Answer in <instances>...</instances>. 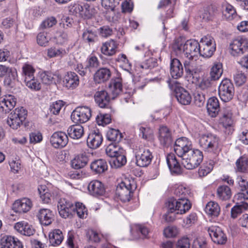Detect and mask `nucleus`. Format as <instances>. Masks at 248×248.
<instances>
[{"label": "nucleus", "mask_w": 248, "mask_h": 248, "mask_svg": "<svg viewBox=\"0 0 248 248\" xmlns=\"http://www.w3.org/2000/svg\"><path fill=\"white\" fill-rule=\"evenodd\" d=\"M66 54L67 52L66 50L62 48L51 47L47 49V56L49 58L56 57H62Z\"/></svg>", "instance_id": "51"}, {"label": "nucleus", "mask_w": 248, "mask_h": 248, "mask_svg": "<svg viewBox=\"0 0 248 248\" xmlns=\"http://www.w3.org/2000/svg\"><path fill=\"white\" fill-rule=\"evenodd\" d=\"M90 168L95 173L100 174L107 170L108 165L106 160L100 159L92 162Z\"/></svg>", "instance_id": "36"}, {"label": "nucleus", "mask_w": 248, "mask_h": 248, "mask_svg": "<svg viewBox=\"0 0 248 248\" xmlns=\"http://www.w3.org/2000/svg\"><path fill=\"white\" fill-rule=\"evenodd\" d=\"M223 73L222 64L219 62H215L212 66L210 72V78L216 81L218 80Z\"/></svg>", "instance_id": "41"}, {"label": "nucleus", "mask_w": 248, "mask_h": 248, "mask_svg": "<svg viewBox=\"0 0 248 248\" xmlns=\"http://www.w3.org/2000/svg\"><path fill=\"white\" fill-rule=\"evenodd\" d=\"M170 73L171 77L175 79L182 77L184 74V68L182 63L177 59H171L170 63Z\"/></svg>", "instance_id": "22"}, {"label": "nucleus", "mask_w": 248, "mask_h": 248, "mask_svg": "<svg viewBox=\"0 0 248 248\" xmlns=\"http://www.w3.org/2000/svg\"><path fill=\"white\" fill-rule=\"evenodd\" d=\"M32 206L31 201L27 198L16 200L13 204L12 209L16 213H26Z\"/></svg>", "instance_id": "21"}, {"label": "nucleus", "mask_w": 248, "mask_h": 248, "mask_svg": "<svg viewBox=\"0 0 248 248\" xmlns=\"http://www.w3.org/2000/svg\"><path fill=\"white\" fill-rule=\"evenodd\" d=\"M91 109L86 106L77 107L71 114V119L76 123H84L87 122L92 116Z\"/></svg>", "instance_id": "11"}, {"label": "nucleus", "mask_w": 248, "mask_h": 248, "mask_svg": "<svg viewBox=\"0 0 248 248\" xmlns=\"http://www.w3.org/2000/svg\"><path fill=\"white\" fill-rule=\"evenodd\" d=\"M111 77L110 70L107 68H101L96 71L93 78L96 83H101L108 80Z\"/></svg>", "instance_id": "34"}, {"label": "nucleus", "mask_w": 248, "mask_h": 248, "mask_svg": "<svg viewBox=\"0 0 248 248\" xmlns=\"http://www.w3.org/2000/svg\"><path fill=\"white\" fill-rule=\"evenodd\" d=\"M89 162V155L86 153L80 154L71 160L72 167L74 169H80L84 168Z\"/></svg>", "instance_id": "28"}, {"label": "nucleus", "mask_w": 248, "mask_h": 248, "mask_svg": "<svg viewBox=\"0 0 248 248\" xmlns=\"http://www.w3.org/2000/svg\"><path fill=\"white\" fill-rule=\"evenodd\" d=\"M90 193L94 196H102L105 193L103 184L98 180L91 181L88 186Z\"/></svg>", "instance_id": "29"}, {"label": "nucleus", "mask_w": 248, "mask_h": 248, "mask_svg": "<svg viewBox=\"0 0 248 248\" xmlns=\"http://www.w3.org/2000/svg\"><path fill=\"white\" fill-rule=\"evenodd\" d=\"M248 208V204L247 203L236 205L231 209V217L233 218H236L238 215L240 214L243 210H246Z\"/></svg>", "instance_id": "54"}, {"label": "nucleus", "mask_w": 248, "mask_h": 248, "mask_svg": "<svg viewBox=\"0 0 248 248\" xmlns=\"http://www.w3.org/2000/svg\"><path fill=\"white\" fill-rule=\"evenodd\" d=\"M175 97L178 101L182 105H189L192 100L189 93L182 87H178L175 90Z\"/></svg>", "instance_id": "25"}, {"label": "nucleus", "mask_w": 248, "mask_h": 248, "mask_svg": "<svg viewBox=\"0 0 248 248\" xmlns=\"http://www.w3.org/2000/svg\"><path fill=\"white\" fill-rule=\"evenodd\" d=\"M38 191L40 195V198L44 203H49L51 202L52 200H54V197L49 192V190L43 188V186H41L39 187Z\"/></svg>", "instance_id": "49"}, {"label": "nucleus", "mask_w": 248, "mask_h": 248, "mask_svg": "<svg viewBox=\"0 0 248 248\" xmlns=\"http://www.w3.org/2000/svg\"><path fill=\"white\" fill-rule=\"evenodd\" d=\"M200 46L199 54L206 58H210L216 49L214 39L209 36H205L201 39Z\"/></svg>", "instance_id": "6"}, {"label": "nucleus", "mask_w": 248, "mask_h": 248, "mask_svg": "<svg viewBox=\"0 0 248 248\" xmlns=\"http://www.w3.org/2000/svg\"><path fill=\"white\" fill-rule=\"evenodd\" d=\"M214 81L210 77L204 78L198 84V87L202 90H208L211 87Z\"/></svg>", "instance_id": "62"}, {"label": "nucleus", "mask_w": 248, "mask_h": 248, "mask_svg": "<svg viewBox=\"0 0 248 248\" xmlns=\"http://www.w3.org/2000/svg\"><path fill=\"white\" fill-rule=\"evenodd\" d=\"M231 53L233 56L243 54L248 49V42L245 39L238 37L233 39L230 45Z\"/></svg>", "instance_id": "12"}, {"label": "nucleus", "mask_w": 248, "mask_h": 248, "mask_svg": "<svg viewBox=\"0 0 248 248\" xmlns=\"http://www.w3.org/2000/svg\"><path fill=\"white\" fill-rule=\"evenodd\" d=\"M123 13H130L133 9L134 4L132 0H124L121 4Z\"/></svg>", "instance_id": "64"}, {"label": "nucleus", "mask_w": 248, "mask_h": 248, "mask_svg": "<svg viewBox=\"0 0 248 248\" xmlns=\"http://www.w3.org/2000/svg\"><path fill=\"white\" fill-rule=\"evenodd\" d=\"M108 87L109 92L108 93L111 95V99H114L122 92L123 86L122 79L117 78L111 80Z\"/></svg>", "instance_id": "30"}, {"label": "nucleus", "mask_w": 248, "mask_h": 248, "mask_svg": "<svg viewBox=\"0 0 248 248\" xmlns=\"http://www.w3.org/2000/svg\"><path fill=\"white\" fill-rule=\"evenodd\" d=\"M57 207L60 216L63 218L71 217L75 213L74 205L65 198L59 200Z\"/></svg>", "instance_id": "14"}, {"label": "nucleus", "mask_w": 248, "mask_h": 248, "mask_svg": "<svg viewBox=\"0 0 248 248\" xmlns=\"http://www.w3.org/2000/svg\"><path fill=\"white\" fill-rule=\"evenodd\" d=\"M167 162L171 171L179 173L181 171L179 161L176 159L175 155L173 154H169L167 156Z\"/></svg>", "instance_id": "37"}, {"label": "nucleus", "mask_w": 248, "mask_h": 248, "mask_svg": "<svg viewBox=\"0 0 248 248\" xmlns=\"http://www.w3.org/2000/svg\"><path fill=\"white\" fill-rule=\"evenodd\" d=\"M237 171L241 172H246L248 168V158L246 156H241L236 162Z\"/></svg>", "instance_id": "50"}, {"label": "nucleus", "mask_w": 248, "mask_h": 248, "mask_svg": "<svg viewBox=\"0 0 248 248\" xmlns=\"http://www.w3.org/2000/svg\"><path fill=\"white\" fill-rule=\"evenodd\" d=\"M206 107L209 114L212 117H216L219 110V104L218 99L216 97L210 98L208 100Z\"/></svg>", "instance_id": "35"}, {"label": "nucleus", "mask_w": 248, "mask_h": 248, "mask_svg": "<svg viewBox=\"0 0 248 248\" xmlns=\"http://www.w3.org/2000/svg\"><path fill=\"white\" fill-rule=\"evenodd\" d=\"M174 193L179 198L185 199H188L190 194L189 190L182 185L178 186Z\"/></svg>", "instance_id": "52"}, {"label": "nucleus", "mask_w": 248, "mask_h": 248, "mask_svg": "<svg viewBox=\"0 0 248 248\" xmlns=\"http://www.w3.org/2000/svg\"><path fill=\"white\" fill-rule=\"evenodd\" d=\"M200 143L205 151L214 152L219 149V139L213 134L204 135L201 137Z\"/></svg>", "instance_id": "7"}, {"label": "nucleus", "mask_w": 248, "mask_h": 248, "mask_svg": "<svg viewBox=\"0 0 248 248\" xmlns=\"http://www.w3.org/2000/svg\"><path fill=\"white\" fill-rule=\"evenodd\" d=\"M117 46L115 42L110 40L102 45L101 48V52L107 56H112L116 53Z\"/></svg>", "instance_id": "40"}, {"label": "nucleus", "mask_w": 248, "mask_h": 248, "mask_svg": "<svg viewBox=\"0 0 248 248\" xmlns=\"http://www.w3.org/2000/svg\"><path fill=\"white\" fill-rule=\"evenodd\" d=\"M86 63V66L89 70H91V72L93 69L97 68L100 65V62L97 58L93 56L89 57L87 60Z\"/></svg>", "instance_id": "57"}, {"label": "nucleus", "mask_w": 248, "mask_h": 248, "mask_svg": "<svg viewBox=\"0 0 248 248\" xmlns=\"http://www.w3.org/2000/svg\"><path fill=\"white\" fill-rule=\"evenodd\" d=\"M96 121L99 125H105L109 124L111 121V116L108 113H100L96 117Z\"/></svg>", "instance_id": "55"}, {"label": "nucleus", "mask_w": 248, "mask_h": 248, "mask_svg": "<svg viewBox=\"0 0 248 248\" xmlns=\"http://www.w3.org/2000/svg\"><path fill=\"white\" fill-rule=\"evenodd\" d=\"M15 229L22 235L31 236L35 232V230L32 225L24 221L16 223L14 226Z\"/></svg>", "instance_id": "23"}, {"label": "nucleus", "mask_w": 248, "mask_h": 248, "mask_svg": "<svg viewBox=\"0 0 248 248\" xmlns=\"http://www.w3.org/2000/svg\"><path fill=\"white\" fill-rule=\"evenodd\" d=\"M16 103V98L13 95H5L0 101V113L6 114L12 110Z\"/></svg>", "instance_id": "19"}, {"label": "nucleus", "mask_w": 248, "mask_h": 248, "mask_svg": "<svg viewBox=\"0 0 248 248\" xmlns=\"http://www.w3.org/2000/svg\"><path fill=\"white\" fill-rule=\"evenodd\" d=\"M107 138L108 140L114 142L113 144L118 145L122 138V134L118 130L111 128L107 132Z\"/></svg>", "instance_id": "46"}, {"label": "nucleus", "mask_w": 248, "mask_h": 248, "mask_svg": "<svg viewBox=\"0 0 248 248\" xmlns=\"http://www.w3.org/2000/svg\"><path fill=\"white\" fill-rule=\"evenodd\" d=\"M208 232L211 239L215 243L222 245L226 242L227 237L219 227L212 226L208 228Z\"/></svg>", "instance_id": "15"}, {"label": "nucleus", "mask_w": 248, "mask_h": 248, "mask_svg": "<svg viewBox=\"0 0 248 248\" xmlns=\"http://www.w3.org/2000/svg\"><path fill=\"white\" fill-rule=\"evenodd\" d=\"M82 37L84 41L90 45L93 44L98 40L96 32L90 29H87L83 32Z\"/></svg>", "instance_id": "45"}, {"label": "nucleus", "mask_w": 248, "mask_h": 248, "mask_svg": "<svg viewBox=\"0 0 248 248\" xmlns=\"http://www.w3.org/2000/svg\"><path fill=\"white\" fill-rule=\"evenodd\" d=\"M50 37L46 32H40L37 36V42L41 46H46L48 45Z\"/></svg>", "instance_id": "59"}, {"label": "nucleus", "mask_w": 248, "mask_h": 248, "mask_svg": "<svg viewBox=\"0 0 248 248\" xmlns=\"http://www.w3.org/2000/svg\"><path fill=\"white\" fill-rule=\"evenodd\" d=\"M217 196L220 200L222 201L230 199L232 196L231 188L226 185L219 186L217 189Z\"/></svg>", "instance_id": "44"}, {"label": "nucleus", "mask_w": 248, "mask_h": 248, "mask_svg": "<svg viewBox=\"0 0 248 248\" xmlns=\"http://www.w3.org/2000/svg\"><path fill=\"white\" fill-rule=\"evenodd\" d=\"M67 131L69 136L74 139H80L84 133L83 127L79 124L70 126Z\"/></svg>", "instance_id": "39"}, {"label": "nucleus", "mask_w": 248, "mask_h": 248, "mask_svg": "<svg viewBox=\"0 0 248 248\" xmlns=\"http://www.w3.org/2000/svg\"><path fill=\"white\" fill-rule=\"evenodd\" d=\"M193 59L187 58L183 61L184 66L187 76L194 78L195 75L198 72V69L195 68Z\"/></svg>", "instance_id": "42"}, {"label": "nucleus", "mask_w": 248, "mask_h": 248, "mask_svg": "<svg viewBox=\"0 0 248 248\" xmlns=\"http://www.w3.org/2000/svg\"><path fill=\"white\" fill-rule=\"evenodd\" d=\"M234 93L233 84L227 78L222 80L218 87V94L222 101L225 102L232 99Z\"/></svg>", "instance_id": "8"}, {"label": "nucleus", "mask_w": 248, "mask_h": 248, "mask_svg": "<svg viewBox=\"0 0 248 248\" xmlns=\"http://www.w3.org/2000/svg\"><path fill=\"white\" fill-rule=\"evenodd\" d=\"M223 15L226 19L230 20L234 19L237 16V14L234 7L228 4L223 11Z\"/></svg>", "instance_id": "53"}, {"label": "nucleus", "mask_w": 248, "mask_h": 248, "mask_svg": "<svg viewBox=\"0 0 248 248\" xmlns=\"http://www.w3.org/2000/svg\"><path fill=\"white\" fill-rule=\"evenodd\" d=\"M133 192L130 181L125 179L120 183L116 189V195L123 202H129Z\"/></svg>", "instance_id": "9"}, {"label": "nucleus", "mask_w": 248, "mask_h": 248, "mask_svg": "<svg viewBox=\"0 0 248 248\" xmlns=\"http://www.w3.org/2000/svg\"><path fill=\"white\" fill-rule=\"evenodd\" d=\"M136 164L140 167H146L150 164L153 155L149 149L147 148H140L135 152Z\"/></svg>", "instance_id": "13"}, {"label": "nucleus", "mask_w": 248, "mask_h": 248, "mask_svg": "<svg viewBox=\"0 0 248 248\" xmlns=\"http://www.w3.org/2000/svg\"><path fill=\"white\" fill-rule=\"evenodd\" d=\"M26 85L31 90L38 91L41 89V85L37 79L34 77L24 81Z\"/></svg>", "instance_id": "61"}, {"label": "nucleus", "mask_w": 248, "mask_h": 248, "mask_svg": "<svg viewBox=\"0 0 248 248\" xmlns=\"http://www.w3.org/2000/svg\"><path fill=\"white\" fill-rule=\"evenodd\" d=\"M192 149L191 141L186 137L180 138L175 142L174 152L181 159Z\"/></svg>", "instance_id": "10"}, {"label": "nucleus", "mask_w": 248, "mask_h": 248, "mask_svg": "<svg viewBox=\"0 0 248 248\" xmlns=\"http://www.w3.org/2000/svg\"><path fill=\"white\" fill-rule=\"evenodd\" d=\"M110 98L111 95L105 90L98 91L94 95L95 101L99 107L111 110L109 103Z\"/></svg>", "instance_id": "17"}, {"label": "nucleus", "mask_w": 248, "mask_h": 248, "mask_svg": "<svg viewBox=\"0 0 248 248\" xmlns=\"http://www.w3.org/2000/svg\"><path fill=\"white\" fill-rule=\"evenodd\" d=\"M214 162L213 160H209L204 163L199 170V174L201 177H203L209 173L213 169Z\"/></svg>", "instance_id": "48"}, {"label": "nucleus", "mask_w": 248, "mask_h": 248, "mask_svg": "<svg viewBox=\"0 0 248 248\" xmlns=\"http://www.w3.org/2000/svg\"><path fill=\"white\" fill-rule=\"evenodd\" d=\"M75 213H76L78 217L83 218L85 215H87V210L85 206L82 203L77 202L74 205Z\"/></svg>", "instance_id": "60"}, {"label": "nucleus", "mask_w": 248, "mask_h": 248, "mask_svg": "<svg viewBox=\"0 0 248 248\" xmlns=\"http://www.w3.org/2000/svg\"><path fill=\"white\" fill-rule=\"evenodd\" d=\"M166 206L169 212H177V214H183L191 208V204L188 199L178 198L176 200L174 198H171L166 202Z\"/></svg>", "instance_id": "4"}, {"label": "nucleus", "mask_w": 248, "mask_h": 248, "mask_svg": "<svg viewBox=\"0 0 248 248\" xmlns=\"http://www.w3.org/2000/svg\"><path fill=\"white\" fill-rule=\"evenodd\" d=\"M103 136L98 129L92 131L87 139V145L90 148L96 149L101 144Z\"/></svg>", "instance_id": "20"}, {"label": "nucleus", "mask_w": 248, "mask_h": 248, "mask_svg": "<svg viewBox=\"0 0 248 248\" xmlns=\"http://www.w3.org/2000/svg\"><path fill=\"white\" fill-rule=\"evenodd\" d=\"M27 115V111L23 107L16 108L9 114L7 123L11 128L17 129L26 119Z\"/></svg>", "instance_id": "5"}, {"label": "nucleus", "mask_w": 248, "mask_h": 248, "mask_svg": "<svg viewBox=\"0 0 248 248\" xmlns=\"http://www.w3.org/2000/svg\"><path fill=\"white\" fill-rule=\"evenodd\" d=\"M238 188L240 191L238 194L239 198H243L248 200V179L242 176H238L236 178Z\"/></svg>", "instance_id": "31"}, {"label": "nucleus", "mask_w": 248, "mask_h": 248, "mask_svg": "<svg viewBox=\"0 0 248 248\" xmlns=\"http://www.w3.org/2000/svg\"><path fill=\"white\" fill-rule=\"evenodd\" d=\"M159 140L161 144L169 146L172 143V139L170 130L166 126H162L159 129Z\"/></svg>", "instance_id": "32"}, {"label": "nucleus", "mask_w": 248, "mask_h": 248, "mask_svg": "<svg viewBox=\"0 0 248 248\" xmlns=\"http://www.w3.org/2000/svg\"><path fill=\"white\" fill-rule=\"evenodd\" d=\"M121 0H102V5L106 9L114 11Z\"/></svg>", "instance_id": "58"}, {"label": "nucleus", "mask_w": 248, "mask_h": 248, "mask_svg": "<svg viewBox=\"0 0 248 248\" xmlns=\"http://www.w3.org/2000/svg\"><path fill=\"white\" fill-rule=\"evenodd\" d=\"M38 218L42 225L48 226L54 220V215L52 212L46 208L41 209L37 215Z\"/></svg>", "instance_id": "27"}, {"label": "nucleus", "mask_w": 248, "mask_h": 248, "mask_svg": "<svg viewBox=\"0 0 248 248\" xmlns=\"http://www.w3.org/2000/svg\"><path fill=\"white\" fill-rule=\"evenodd\" d=\"M219 123L223 126L233 125L232 112L230 107L224 108L220 111Z\"/></svg>", "instance_id": "24"}, {"label": "nucleus", "mask_w": 248, "mask_h": 248, "mask_svg": "<svg viewBox=\"0 0 248 248\" xmlns=\"http://www.w3.org/2000/svg\"><path fill=\"white\" fill-rule=\"evenodd\" d=\"M204 210L208 215L213 217H217L219 214L220 209L217 203L211 201L207 203Z\"/></svg>", "instance_id": "43"}, {"label": "nucleus", "mask_w": 248, "mask_h": 248, "mask_svg": "<svg viewBox=\"0 0 248 248\" xmlns=\"http://www.w3.org/2000/svg\"><path fill=\"white\" fill-rule=\"evenodd\" d=\"M63 84L69 89H74L79 84V80L78 76L73 72H67L63 78Z\"/></svg>", "instance_id": "26"}, {"label": "nucleus", "mask_w": 248, "mask_h": 248, "mask_svg": "<svg viewBox=\"0 0 248 248\" xmlns=\"http://www.w3.org/2000/svg\"><path fill=\"white\" fill-rule=\"evenodd\" d=\"M0 248H23L22 242L17 238L11 235H5L0 241Z\"/></svg>", "instance_id": "18"}, {"label": "nucleus", "mask_w": 248, "mask_h": 248, "mask_svg": "<svg viewBox=\"0 0 248 248\" xmlns=\"http://www.w3.org/2000/svg\"><path fill=\"white\" fill-rule=\"evenodd\" d=\"M202 152L192 149L181 159L182 165L186 169L192 170L198 167L203 160Z\"/></svg>", "instance_id": "3"}, {"label": "nucleus", "mask_w": 248, "mask_h": 248, "mask_svg": "<svg viewBox=\"0 0 248 248\" xmlns=\"http://www.w3.org/2000/svg\"><path fill=\"white\" fill-rule=\"evenodd\" d=\"M63 239L62 232L59 229L54 230L49 234V241L51 246H57L60 245Z\"/></svg>", "instance_id": "38"}, {"label": "nucleus", "mask_w": 248, "mask_h": 248, "mask_svg": "<svg viewBox=\"0 0 248 248\" xmlns=\"http://www.w3.org/2000/svg\"><path fill=\"white\" fill-rule=\"evenodd\" d=\"M106 153L108 156L112 158L110 161L112 167L120 168L126 163L125 151L116 143L109 144L106 149Z\"/></svg>", "instance_id": "2"}, {"label": "nucleus", "mask_w": 248, "mask_h": 248, "mask_svg": "<svg viewBox=\"0 0 248 248\" xmlns=\"http://www.w3.org/2000/svg\"><path fill=\"white\" fill-rule=\"evenodd\" d=\"M8 75L5 77L4 80V85L8 88H13L16 86L18 83L17 79V73L15 68H9L7 72Z\"/></svg>", "instance_id": "33"}, {"label": "nucleus", "mask_w": 248, "mask_h": 248, "mask_svg": "<svg viewBox=\"0 0 248 248\" xmlns=\"http://www.w3.org/2000/svg\"><path fill=\"white\" fill-rule=\"evenodd\" d=\"M22 75L24 78V81L32 78H34V74L35 72L34 68L29 64H25L22 68Z\"/></svg>", "instance_id": "47"}, {"label": "nucleus", "mask_w": 248, "mask_h": 248, "mask_svg": "<svg viewBox=\"0 0 248 248\" xmlns=\"http://www.w3.org/2000/svg\"><path fill=\"white\" fill-rule=\"evenodd\" d=\"M50 142L55 148H63L68 142L67 135L62 131L54 132L50 138Z\"/></svg>", "instance_id": "16"}, {"label": "nucleus", "mask_w": 248, "mask_h": 248, "mask_svg": "<svg viewBox=\"0 0 248 248\" xmlns=\"http://www.w3.org/2000/svg\"><path fill=\"white\" fill-rule=\"evenodd\" d=\"M81 17L86 18H91L96 13V10L93 7L86 4L83 5Z\"/></svg>", "instance_id": "56"}, {"label": "nucleus", "mask_w": 248, "mask_h": 248, "mask_svg": "<svg viewBox=\"0 0 248 248\" xmlns=\"http://www.w3.org/2000/svg\"><path fill=\"white\" fill-rule=\"evenodd\" d=\"M172 47L177 55L182 53L186 58L193 59L194 57L199 54L200 46L199 42L194 39L188 40L185 43L178 39Z\"/></svg>", "instance_id": "1"}, {"label": "nucleus", "mask_w": 248, "mask_h": 248, "mask_svg": "<svg viewBox=\"0 0 248 248\" xmlns=\"http://www.w3.org/2000/svg\"><path fill=\"white\" fill-rule=\"evenodd\" d=\"M40 78L43 83L50 84L54 80L53 75L48 71H45L40 74Z\"/></svg>", "instance_id": "63"}]
</instances>
